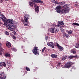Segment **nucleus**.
Masks as SVG:
<instances>
[{"label": "nucleus", "instance_id": "f257e3e1", "mask_svg": "<svg viewBox=\"0 0 79 79\" xmlns=\"http://www.w3.org/2000/svg\"><path fill=\"white\" fill-rule=\"evenodd\" d=\"M68 6L69 5H64L62 10H61V6H58L56 7V12L58 13H60L61 14L65 15L67 13V11L69 10Z\"/></svg>", "mask_w": 79, "mask_h": 79}, {"label": "nucleus", "instance_id": "f03ea898", "mask_svg": "<svg viewBox=\"0 0 79 79\" xmlns=\"http://www.w3.org/2000/svg\"><path fill=\"white\" fill-rule=\"evenodd\" d=\"M5 19H4V20H2V21L4 22V24L6 25V23H8V22L10 23H11L13 24V22L14 21V20L12 19H6V17H5Z\"/></svg>", "mask_w": 79, "mask_h": 79}, {"label": "nucleus", "instance_id": "7ed1b4c3", "mask_svg": "<svg viewBox=\"0 0 79 79\" xmlns=\"http://www.w3.org/2000/svg\"><path fill=\"white\" fill-rule=\"evenodd\" d=\"M75 64L74 62H73L71 61H69L64 65V67L66 68H69L71 67L72 66Z\"/></svg>", "mask_w": 79, "mask_h": 79}, {"label": "nucleus", "instance_id": "20e7f679", "mask_svg": "<svg viewBox=\"0 0 79 79\" xmlns=\"http://www.w3.org/2000/svg\"><path fill=\"white\" fill-rule=\"evenodd\" d=\"M38 48L37 47H34V49L32 50V52L35 55L38 56L39 54L38 51Z\"/></svg>", "mask_w": 79, "mask_h": 79}, {"label": "nucleus", "instance_id": "39448f33", "mask_svg": "<svg viewBox=\"0 0 79 79\" xmlns=\"http://www.w3.org/2000/svg\"><path fill=\"white\" fill-rule=\"evenodd\" d=\"M8 29L11 31H14L16 27V26L15 25L12 24L8 26Z\"/></svg>", "mask_w": 79, "mask_h": 79}, {"label": "nucleus", "instance_id": "423d86ee", "mask_svg": "<svg viewBox=\"0 0 79 79\" xmlns=\"http://www.w3.org/2000/svg\"><path fill=\"white\" fill-rule=\"evenodd\" d=\"M50 31L52 33H54L57 32L58 30L57 29L56 27H55L53 28H51Z\"/></svg>", "mask_w": 79, "mask_h": 79}, {"label": "nucleus", "instance_id": "0eeeda50", "mask_svg": "<svg viewBox=\"0 0 79 79\" xmlns=\"http://www.w3.org/2000/svg\"><path fill=\"white\" fill-rule=\"evenodd\" d=\"M6 76L5 75L4 72L0 74V79H6Z\"/></svg>", "mask_w": 79, "mask_h": 79}, {"label": "nucleus", "instance_id": "6e6552de", "mask_svg": "<svg viewBox=\"0 0 79 79\" xmlns=\"http://www.w3.org/2000/svg\"><path fill=\"white\" fill-rule=\"evenodd\" d=\"M64 23L63 21H59L58 23L57 24V26L58 27H60V26H64Z\"/></svg>", "mask_w": 79, "mask_h": 79}, {"label": "nucleus", "instance_id": "1a4fd4ad", "mask_svg": "<svg viewBox=\"0 0 79 79\" xmlns=\"http://www.w3.org/2000/svg\"><path fill=\"white\" fill-rule=\"evenodd\" d=\"M29 15L27 14L25 15V16L24 17V20L26 22H27L28 21V19H29Z\"/></svg>", "mask_w": 79, "mask_h": 79}, {"label": "nucleus", "instance_id": "9d476101", "mask_svg": "<svg viewBox=\"0 0 79 79\" xmlns=\"http://www.w3.org/2000/svg\"><path fill=\"white\" fill-rule=\"evenodd\" d=\"M47 44L49 46L51 47L52 48H54V46L53 45V43L52 42L48 43Z\"/></svg>", "mask_w": 79, "mask_h": 79}, {"label": "nucleus", "instance_id": "9b49d317", "mask_svg": "<svg viewBox=\"0 0 79 79\" xmlns=\"http://www.w3.org/2000/svg\"><path fill=\"white\" fill-rule=\"evenodd\" d=\"M0 15L1 17H0V19H1L2 21H4V19H5V16L1 12H0Z\"/></svg>", "mask_w": 79, "mask_h": 79}, {"label": "nucleus", "instance_id": "f8f14e48", "mask_svg": "<svg viewBox=\"0 0 79 79\" xmlns=\"http://www.w3.org/2000/svg\"><path fill=\"white\" fill-rule=\"evenodd\" d=\"M31 1L34 4V7H37V5L36 3L37 2V0H32Z\"/></svg>", "mask_w": 79, "mask_h": 79}, {"label": "nucleus", "instance_id": "ddd939ff", "mask_svg": "<svg viewBox=\"0 0 79 79\" xmlns=\"http://www.w3.org/2000/svg\"><path fill=\"white\" fill-rule=\"evenodd\" d=\"M6 47L8 48H10L11 46V44L9 42L7 41L6 43Z\"/></svg>", "mask_w": 79, "mask_h": 79}, {"label": "nucleus", "instance_id": "4468645a", "mask_svg": "<svg viewBox=\"0 0 79 79\" xmlns=\"http://www.w3.org/2000/svg\"><path fill=\"white\" fill-rule=\"evenodd\" d=\"M6 64L5 62H3L0 63V68L3 67V66H4V67H6Z\"/></svg>", "mask_w": 79, "mask_h": 79}, {"label": "nucleus", "instance_id": "2eb2a0df", "mask_svg": "<svg viewBox=\"0 0 79 79\" xmlns=\"http://www.w3.org/2000/svg\"><path fill=\"white\" fill-rule=\"evenodd\" d=\"M71 53H73V54H76V49H72L71 51Z\"/></svg>", "mask_w": 79, "mask_h": 79}, {"label": "nucleus", "instance_id": "dca6fc26", "mask_svg": "<svg viewBox=\"0 0 79 79\" xmlns=\"http://www.w3.org/2000/svg\"><path fill=\"white\" fill-rule=\"evenodd\" d=\"M77 57V55L76 56H69V57L68 58L70 59H72L74 58H76Z\"/></svg>", "mask_w": 79, "mask_h": 79}, {"label": "nucleus", "instance_id": "f3484780", "mask_svg": "<svg viewBox=\"0 0 79 79\" xmlns=\"http://www.w3.org/2000/svg\"><path fill=\"white\" fill-rule=\"evenodd\" d=\"M51 56L52 58L55 59L57 58V56L56 55L53 54H51Z\"/></svg>", "mask_w": 79, "mask_h": 79}, {"label": "nucleus", "instance_id": "a211bd4d", "mask_svg": "<svg viewBox=\"0 0 79 79\" xmlns=\"http://www.w3.org/2000/svg\"><path fill=\"white\" fill-rule=\"evenodd\" d=\"M58 48L59 50L60 51H62L63 50V48L60 46L58 47Z\"/></svg>", "mask_w": 79, "mask_h": 79}, {"label": "nucleus", "instance_id": "6ab92c4d", "mask_svg": "<svg viewBox=\"0 0 79 79\" xmlns=\"http://www.w3.org/2000/svg\"><path fill=\"white\" fill-rule=\"evenodd\" d=\"M79 42V41H78ZM75 46L76 48H79V44L78 43H76L75 45Z\"/></svg>", "mask_w": 79, "mask_h": 79}, {"label": "nucleus", "instance_id": "aec40b11", "mask_svg": "<svg viewBox=\"0 0 79 79\" xmlns=\"http://www.w3.org/2000/svg\"><path fill=\"white\" fill-rule=\"evenodd\" d=\"M72 26H79V24L77 23H73L72 24Z\"/></svg>", "mask_w": 79, "mask_h": 79}, {"label": "nucleus", "instance_id": "412c9836", "mask_svg": "<svg viewBox=\"0 0 79 79\" xmlns=\"http://www.w3.org/2000/svg\"><path fill=\"white\" fill-rule=\"evenodd\" d=\"M37 3H38L42 4L43 3V2L40 0H37Z\"/></svg>", "mask_w": 79, "mask_h": 79}, {"label": "nucleus", "instance_id": "4be33fe9", "mask_svg": "<svg viewBox=\"0 0 79 79\" xmlns=\"http://www.w3.org/2000/svg\"><path fill=\"white\" fill-rule=\"evenodd\" d=\"M5 56L6 57H10V55L9 53H6L5 54Z\"/></svg>", "mask_w": 79, "mask_h": 79}, {"label": "nucleus", "instance_id": "5701e85b", "mask_svg": "<svg viewBox=\"0 0 79 79\" xmlns=\"http://www.w3.org/2000/svg\"><path fill=\"white\" fill-rule=\"evenodd\" d=\"M29 5L31 6H33V5L34 6V4L32 3V2H30L29 3Z\"/></svg>", "mask_w": 79, "mask_h": 79}, {"label": "nucleus", "instance_id": "b1692460", "mask_svg": "<svg viewBox=\"0 0 79 79\" xmlns=\"http://www.w3.org/2000/svg\"><path fill=\"white\" fill-rule=\"evenodd\" d=\"M39 7L38 6H37L36 8H35V10L36 11H39Z\"/></svg>", "mask_w": 79, "mask_h": 79}, {"label": "nucleus", "instance_id": "393cba45", "mask_svg": "<svg viewBox=\"0 0 79 79\" xmlns=\"http://www.w3.org/2000/svg\"><path fill=\"white\" fill-rule=\"evenodd\" d=\"M5 33L6 35H9V33L7 31H5Z\"/></svg>", "mask_w": 79, "mask_h": 79}, {"label": "nucleus", "instance_id": "a878e982", "mask_svg": "<svg viewBox=\"0 0 79 79\" xmlns=\"http://www.w3.org/2000/svg\"><path fill=\"white\" fill-rule=\"evenodd\" d=\"M26 69L27 71H30V69L28 67H26Z\"/></svg>", "mask_w": 79, "mask_h": 79}, {"label": "nucleus", "instance_id": "bb28decb", "mask_svg": "<svg viewBox=\"0 0 79 79\" xmlns=\"http://www.w3.org/2000/svg\"><path fill=\"white\" fill-rule=\"evenodd\" d=\"M72 32L73 31H72L70 30V31H68V33L69 35H71V34H72Z\"/></svg>", "mask_w": 79, "mask_h": 79}, {"label": "nucleus", "instance_id": "cd10ccee", "mask_svg": "<svg viewBox=\"0 0 79 79\" xmlns=\"http://www.w3.org/2000/svg\"><path fill=\"white\" fill-rule=\"evenodd\" d=\"M65 3V2H60V5H63Z\"/></svg>", "mask_w": 79, "mask_h": 79}, {"label": "nucleus", "instance_id": "c85d7f7f", "mask_svg": "<svg viewBox=\"0 0 79 79\" xmlns=\"http://www.w3.org/2000/svg\"><path fill=\"white\" fill-rule=\"evenodd\" d=\"M66 59V58L65 57V56H63L62 58V59L63 60H64Z\"/></svg>", "mask_w": 79, "mask_h": 79}, {"label": "nucleus", "instance_id": "c756f323", "mask_svg": "<svg viewBox=\"0 0 79 79\" xmlns=\"http://www.w3.org/2000/svg\"><path fill=\"white\" fill-rule=\"evenodd\" d=\"M60 2H58L57 1H56V3H55V4H58V5H60Z\"/></svg>", "mask_w": 79, "mask_h": 79}, {"label": "nucleus", "instance_id": "7c9ffc66", "mask_svg": "<svg viewBox=\"0 0 79 79\" xmlns=\"http://www.w3.org/2000/svg\"><path fill=\"white\" fill-rule=\"evenodd\" d=\"M46 48V47H44L43 49H42V52H44V51L45 50V49Z\"/></svg>", "mask_w": 79, "mask_h": 79}, {"label": "nucleus", "instance_id": "2f4dec72", "mask_svg": "<svg viewBox=\"0 0 79 79\" xmlns=\"http://www.w3.org/2000/svg\"><path fill=\"white\" fill-rule=\"evenodd\" d=\"M67 35V34L66 33H64L63 34V36L64 37H66V36Z\"/></svg>", "mask_w": 79, "mask_h": 79}, {"label": "nucleus", "instance_id": "473e14b6", "mask_svg": "<svg viewBox=\"0 0 79 79\" xmlns=\"http://www.w3.org/2000/svg\"><path fill=\"white\" fill-rule=\"evenodd\" d=\"M27 22H26V23H25L24 24V26H28V23H27Z\"/></svg>", "mask_w": 79, "mask_h": 79}, {"label": "nucleus", "instance_id": "72a5a7b5", "mask_svg": "<svg viewBox=\"0 0 79 79\" xmlns=\"http://www.w3.org/2000/svg\"><path fill=\"white\" fill-rule=\"evenodd\" d=\"M79 3L77 4H76L74 5L76 7H77L79 6Z\"/></svg>", "mask_w": 79, "mask_h": 79}, {"label": "nucleus", "instance_id": "f704fd0d", "mask_svg": "<svg viewBox=\"0 0 79 79\" xmlns=\"http://www.w3.org/2000/svg\"><path fill=\"white\" fill-rule=\"evenodd\" d=\"M56 1H55L54 0H52V2L53 3H56Z\"/></svg>", "mask_w": 79, "mask_h": 79}, {"label": "nucleus", "instance_id": "c9c22d12", "mask_svg": "<svg viewBox=\"0 0 79 79\" xmlns=\"http://www.w3.org/2000/svg\"><path fill=\"white\" fill-rule=\"evenodd\" d=\"M66 38H69V35H67L66 36Z\"/></svg>", "mask_w": 79, "mask_h": 79}, {"label": "nucleus", "instance_id": "e433bc0d", "mask_svg": "<svg viewBox=\"0 0 79 79\" xmlns=\"http://www.w3.org/2000/svg\"><path fill=\"white\" fill-rule=\"evenodd\" d=\"M13 50L15 52H16L17 51V49H16L15 48H13Z\"/></svg>", "mask_w": 79, "mask_h": 79}, {"label": "nucleus", "instance_id": "4c0bfd02", "mask_svg": "<svg viewBox=\"0 0 79 79\" xmlns=\"http://www.w3.org/2000/svg\"><path fill=\"white\" fill-rule=\"evenodd\" d=\"M56 46H57L58 47L60 46L59 45V44L57 43H56Z\"/></svg>", "mask_w": 79, "mask_h": 79}, {"label": "nucleus", "instance_id": "58836bf2", "mask_svg": "<svg viewBox=\"0 0 79 79\" xmlns=\"http://www.w3.org/2000/svg\"><path fill=\"white\" fill-rule=\"evenodd\" d=\"M13 33H14L15 35H16V33L15 31L13 32Z\"/></svg>", "mask_w": 79, "mask_h": 79}, {"label": "nucleus", "instance_id": "ea45409f", "mask_svg": "<svg viewBox=\"0 0 79 79\" xmlns=\"http://www.w3.org/2000/svg\"><path fill=\"white\" fill-rule=\"evenodd\" d=\"M3 2V0H0V3H2V2Z\"/></svg>", "mask_w": 79, "mask_h": 79}, {"label": "nucleus", "instance_id": "a19ab883", "mask_svg": "<svg viewBox=\"0 0 79 79\" xmlns=\"http://www.w3.org/2000/svg\"><path fill=\"white\" fill-rule=\"evenodd\" d=\"M60 64H61V63L60 62H58V65H60Z\"/></svg>", "mask_w": 79, "mask_h": 79}, {"label": "nucleus", "instance_id": "79ce46f5", "mask_svg": "<svg viewBox=\"0 0 79 79\" xmlns=\"http://www.w3.org/2000/svg\"><path fill=\"white\" fill-rule=\"evenodd\" d=\"M48 36H46L45 37V39L46 40H48Z\"/></svg>", "mask_w": 79, "mask_h": 79}, {"label": "nucleus", "instance_id": "37998d69", "mask_svg": "<svg viewBox=\"0 0 79 79\" xmlns=\"http://www.w3.org/2000/svg\"><path fill=\"white\" fill-rule=\"evenodd\" d=\"M13 38L14 39H16V37L15 36H13Z\"/></svg>", "mask_w": 79, "mask_h": 79}, {"label": "nucleus", "instance_id": "c03bdc74", "mask_svg": "<svg viewBox=\"0 0 79 79\" xmlns=\"http://www.w3.org/2000/svg\"><path fill=\"white\" fill-rule=\"evenodd\" d=\"M72 69H76V68H75V67H74L73 66V68H72Z\"/></svg>", "mask_w": 79, "mask_h": 79}, {"label": "nucleus", "instance_id": "a18cd8bd", "mask_svg": "<svg viewBox=\"0 0 79 79\" xmlns=\"http://www.w3.org/2000/svg\"><path fill=\"white\" fill-rule=\"evenodd\" d=\"M67 57V55H65V57Z\"/></svg>", "mask_w": 79, "mask_h": 79}, {"label": "nucleus", "instance_id": "49530a36", "mask_svg": "<svg viewBox=\"0 0 79 79\" xmlns=\"http://www.w3.org/2000/svg\"><path fill=\"white\" fill-rule=\"evenodd\" d=\"M5 1H8L9 0H4Z\"/></svg>", "mask_w": 79, "mask_h": 79}, {"label": "nucleus", "instance_id": "de8ad7c7", "mask_svg": "<svg viewBox=\"0 0 79 79\" xmlns=\"http://www.w3.org/2000/svg\"><path fill=\"white\" fill-rule=\"evenodd\" d=\"M1 24V22H0V24Z\"/></svg>", "mask_w": 79, "mask_h": 79}, {"label": "nucleus", "instance_id": "09e8293b", "mask_svg": "<svg viewBox=\"0 0 79 79\" xmlns=\"http://www.w3.org/2000/svg\"><path fill=\"white\" fill-rule=\"evenodd\" d=\"M22 48H23V46H22Z\"/></svg>", "mask_w": 79, "mask_h": 79}]
</instances>
